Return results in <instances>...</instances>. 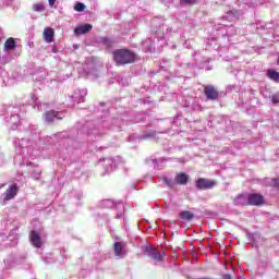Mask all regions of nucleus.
Listing matches in <instances>:
<instances>
[{"label": "nucleus", "mask_w": 279, "mask_h": 279, "mask_svg": "<svg viewBox=\"0 0 279 279\" xmlns=\"http://www.w3.org/2000/svg\"><path fill=\"white\" fill-rule=\"evenodd\" d=\"M5 241H8V235L1 233L0 234V248L3 247V243H5Z\"/></svg>", "instance_id": "b1692460"}, {"label": "nucleus", "mask_w": 279, "mask_h": 279, "mask_svg": "<svg viewBox=\"0 0 279 279\" xmlns=\"http://www.w3.org/2000/svg\"><path fill=\"white\" fill-rule=\"evenodd\" d=\"M267 75L272 82H279V72H276V70L269 69Z\"/></svg>", "instance_id": "f3484780"}, {"label": "nucleus", "mask_w": 279, "mask_h": 279, "mask_svg": "<svg viewBox=\"0 0 279 279\" xmlns=\"http://www.w3.org/2000/svg\"><path fill=\"white\" fill-rule=\"evenodd\" d=\"M216 185H217V181L204 179V178H199L195 182V186L198 191H208L210 189H215Z\"/></svg>", "instance_id": "7ed1b4c3"}, {"label": "nucleus", "mask_w": 279, "mask_h": 279, "mask_svg": "<svg viewBox=\"0 0 279 279\" xmlns=\"http://www.w3.org/2000/svg\"><path fill=\"white\" fill-rule=\"evenodd\" d=\"M271 101H272V104H279V94L272 95Z\"/></svg>", "instance_id": "bb28decb"}, {"label": "nucleus", "mask_w": 279, "mask_h": 279, "mask_svg": "<svg viewBox=\"0 0 279 279\" xmlns=\"http://www.w3.org/2000/svg\"><path fill=\"white\" fill-rule=\"evenodd\" d=\"M10 62V59L8 56L0 57V64H8Z\"/></svg>", "instance_id": "393cba45"}, {"label": "nucleus", "mask_w": 279, "mask_h": 279, "mask_svg": "<svg viewBox=\"0 0 279 279\" xmlns=\"http://www.w3.org/2000/svg\"><path fill=\"white\" fill-rule=\"evenodd\" d=\"M272 186H275V189H279V179L272 180Z\"/></svg>", "instance_id": "cd10ccee"}, {"label": "nucleus", "mask_w": 279, "mask_h": 279, "mask_svg": "<svg viewBox=\"0 0 279 279\" xmlns=\"http://www.w3.org/2000/svg\"><path fill=\"white\" fill-rule=\"evenodd\" d=\"M113 252H114L116 256H121V254L123 252V244H121V242H116L113 244Z\"/></svg>", "instance_id": "a211bd4d"}, {"label": "nucleus", "mask_w": 279, "mask_h": 279, "mask_svg": "<svg viewBox=\"0 0 279 279\" xmlns=\"http://www.w3.org/2000/svg\"><path fill=\"white\" fill-rule=\"evenodd\" d=\"M93 31V24H82L74 28V36H84Z\"/></svg>", "instance_id": "0eeeda50"}, {"label": "nucleus", "mask_w": 279, "mask_h": 279, "mask_svg": "<svg viewBox=\"0 0 279 279\" xmlns=\"http://www.w3.org/2000/svg\"><path fill=\"white\" fill-rule=\"evenodd\" d=\"M53 36H56V32L51 27H46L44 29V40L45 43H53Z\"/></svg>", "instance_id": "9d476101"}, {"label": "nucleus", "mask_w": 279, "mask_h": 279, "mask_svg": "<svg viewBox=\"0 0 279 279\" xmlns=\"http://www.w3.org/2000/svg\"><path fill=\"white\" fill-rule=\"evenodd\" d=\"M163 183L166 184V186H169V189H173V181L168 179L167 177H165L163 179Z\"/></svg>", "instance_id": "5701e85b"}, {"label": "nucleus", "mask_w": 279, "mask_h": 279, "mask_svg": "<svg viewBox=\"0 0 279 279\" xmlns=\"http://www.w3.org/2000/svg\"><path fill=\"white\" fill-rule=\"evenodd\" d=\"M101 43L105 47H112L114 45V41L110 37H102Z\"/></svg>", "instance_id": "aec40b11"}, {"label": "nucleus", "mask_w": 279, "mask_h": 279, "mask_svg": "<svg viewBox=\"0 0 279 279\" xmlns=\"http://www.w3.org/2000/svg\"><path fill=\"white\" fill-rule=\"evenodd\" d=\"M174 180H175L177 184H179V185L189 184V174H186L184 172H180L175 175Z\"/></svg>", "instance_id": "f8f14e48"}, {"label": "nucleus", "mask_w": 279, "mask_h": 279, "mask_svg": "<svg viewBox=\"0 0 279 279\" xmlns=\"http://www.w3.org/2000/svg\"><path fill=\"white\" fill-rule=\"evenodd\" d=\"M31 99H32L31 104H35L34 108H37V110H39V112H43V110H45L47 108L46 104L38 102V96H36V94H32Z\"/></svg>", "instance_id": "9b49d317"}, {"label": "nucleus", "mask_w": 279, "mask_h": 279, "mask_svg": "<svg viewBox=\"0 0 279 279\" xmlns=\"http://www.w3.org/2000/svg\"><path fill=\"white\" fill-rule=\"evenodd\" d=\"M222 279H232V276H230V275H223V276H222Z\"/></svg>", "instance_id": "c756f323"}, {"label": "nucleus", "mask_w": 279, "mask_h": 279, "mask_svg": "<svg viewBox=\"0 0 279 279\" xmlns=\"http://www.w3.org/2000/svg\"><path fill=\"white\" fill-rule=\"evenodd\" d=\"M33 10H34V12H45V10H46L45 3L38 2V3L33 4Z\"/></svg>", "instance_id": "6ab92c4d"}, {"label": "nucleus", "mask_w": 279, "mask_h": 279, "mask_svg": "<svg viewBox=\"0 0 279 279\" xmlns=\"http://www.w3.org/2000/svg\"><path fill=\"white\" fill-rule=\"evenodd\" d=\"M49 5L53 7L56 5V0H48Z\"/></svg>", "instance_id": "c85d7f7f"}, {"label": "nucleus", "mask_w": 279, "mask_h": 279, "mask_svg": "<svg viewBox=\"0 0 279 279\" xmlns=\"http://www.w3.org/2000/svg\"><path fill=\"white\" fill-rule=\"evenodd\" d=\"M113 60L117 66L134 64L136 62V53L128 49H118L113 51Z\"/></svg>", "instance_id": "f257e3e1"}, {"label": "nucleus", "mask_w": 279, "mask_h": 279, "mask_svg": "<svg viewBox=\"0 0 279 279\" xmlns=\"http://www.w3.org/2000/svg\"><path fill=\"white\" fill-rule=\"evenodd\" d=\"M265 197L260 194L252 193L247 195V206H263Z\"/></svg>", "instance_id": "20e7f679"}, {"label": "nucleus", "mask_w": 279, "mask_h": 279, "mask_svg": "<svg viewBox=\"0 0 279 279\" xmlns=\"http://www.w3.org/2000/svg\"><path fill=\"white\" fill-rule=\"evenodd\" d=\"M29 241L33 247H37V248L43 247V238H40V234H38L36 231L31 232Z\"/></svg>", "instance_id": "6e6552de"}, {"label": "nucleus", "mask_w": 279, "mask_h": 279, "mask_svg": "<svg viewBox=\"0 0 279 279\" xmlns=\"http://www.w3.org/2000/svg\"><path fill=\"white\" fill-rule=\"evenodd\" d=\"M16 193H19V187L13 184L5 191L4 194H2V199H4V202H10V199H14V197H16Z\"/></svg>", "instance_id": "423d86ee"}, {"label": "nucleus", "mask_w": 279, "mask_h": 279, "mask_svg": "<svg viewBox=\"0 0 279 279\" xmlns=\"http://www.w3.org/2000/svg\"><path fill=\"white\" fill-rule=\"evenodd\" d=\"M40 168L36 167L33 171H32V178L34 180H40Z\"/></svg>", "instance_id": "412c9836"}, {"label": "nucleus", "mask_w": 279, "mask_h": 279, "mask_svg": "<svg viewBox=\"0 0 279 279\" xmlns=\"http://www.w3.org/2000/svg\"><path fill=\"white\" fill-rule=\"evenodd\" d=\"M180 219L183 221H193V219H195V214L189 210H183L180 213Z\"/></svg>", "instance_id": "4468645a"}, {"label": "nucleus", "mask_w": 279, "mask_h": 279, "mask_svg": "<svg viewBox=\"0 0 279 279\" xmlns=\"http://www.w3.org/2000/svg\"><path fill=\"white\" fill-rule=\"evenodd\" d=\"M196 1L197 0H181V3H184L185 5H193Z\"/></svg>", "instance_id": "a878e982"}, {"label": "nucleus", "mask_w": 279, "mask_h": 279, "mask_svg": "<svg viewBox=\"0 0 279 279\" xmlns=\"http://www.w3.org/2000/svg\"><path fill=\"white\" fill-rule=\"evenodd\" d=\"M12 1H13V0H7V4H8V3H12Z\"/></svg>", "instance_id": "7c9ffc66"}, {"label": "nucleus", "mask_w": 279, "mask_h": 279, "mask_svg": "<svg viewBox=\"0 0 279 279\" xmlns=\"http://www.w3.org/2000/svg\"><path fill=\"white\" fill-rule=\"evenodd\" d=\"M66 117L64 111L49 110L44 113V121L46 123H53V121H62Z\"/></svg>", "instance_id": "f03ea898"}, {"label": "nucleus", "mask_w": 279, "mask_h": 279, "mask_svg": "<svg viewBox=\"0 0 279 279\" xmlns=\"http://www.w3.org/2000/svg\"><path fill=\"white\" fill-rule=\"evenodd\" d=\"M34 145H36V142L27 138H22L19 142V146L21 147V149H27L29 147H34Z\"/></svg>", "instance_id": "ddd939ff"}, {"label": "nucleus", "mask_w": 279, "mask_h": 279, "mask_svg": "<svg viewBox=\"0 0 279 279\" xmlns=\"http://www.w3.org/2000/svg\"><path fill=\"white\" fill-rule=\"evenodd\" d=\"M74 10H75V12H84L86 10V4L82 3V2H77L74 5Z\"/></svg>", "instance_id": "4be33fe9"}, {"label": "nucleus", "mask_w": 279, "mask_h": 279, "mask_svg": "<svg viewBox=\"0 0 279 279\" xmlns=\"http://www.w3.org/2000/svg\"><path fill=\"white\" fill-rule=\"evenodd\" d=\"M146 253H147V256H149V258H153V260H157V263H160V260H162V257L165 256L160 254L156 248L148 247L146 248Z\"/></svg>", "instance_id": "1a4fd4ad"}, {"label": "nucleus", "mask_w": 279, "mask_h": 279, "mask_svg": "<svg viewBox=\"0 0 279 279\" xmlns=\"http://www.w3.org/2000/svg\"><path fill=\"white\" fill-rule=\"evenodd\" d=\"M9 123L13 125V130L14 128H19V123H21V117L19 114L11 116V118L9 119Z\"/></svg>", "instance_id": "2eb2a0df"}, {"label": "nucleus", "mask_w": 279, "mask_h": 279, "mask_svg": "<svg viewBox=\"0 0 279 279\" xmlns=\"http://www.w3.org/2000/svg\"><path fill=\"white\" fill-rule=\"evenodd\" d=\"M204 93L206 99H209L210 101H217V99H219V92L213 85H206L204 87Z\"/></svg>", "instance_id": "39448f33"}, {"label": "nucleus", "mask_w": 279, "mask_h": 279, "mask_svg": "<svg viewBox=\"0 0 279 279\" xmlns=\"http://www.w3.org/2000/svg\"><path fill=\"white\" fill-rule=\"evenodd\" d=\"M14 47H16V41H14V38L7 39V41L4 43L5 51H12Z\"/></svg>", "instance_id": "dca6fc26"}]
</instances>
